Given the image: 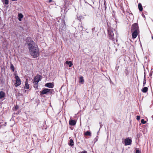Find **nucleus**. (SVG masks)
Listing matches in <instances>:
<instances>
[{
	"label": "nucleus",
	"instance_id": "obj_18",
	"mask_svg": "<svg viewBox=\"0 0 153 153\" xmlns=\"http://www.w3.org/2000/svg\"><path fill=\"white\" fill-rule=\"evenodd\" d=\"M148 90V88L147 87H145L142 89V91L143 93L146 92Z\"/></svg>",
	"mask_w": 153,
	"mask_h": 153
},
{
	"label": "nucleus",
	"instance_id": "obj_19",
	"mask_svg": "<svg viewBox=\"0 0 153 153\" xmlns=\"http://www.w3.org/2000/svg\"><path fill=\"white\" fill-rule=\"evenodd\" d=\"M79 82L81 83H83L84 82V80L83 76H81L80 77Z\"/></svg>",
	"mask_w": 153,
	"mask_h": 153
},
{
	"label": "nucleus",
	"instance_id": "obj_10",
	"mask_svg": "<svg viewBox=\"0 0 153 153\" xmlns=\"http://www.w3.org/2000/svg\"><path fill=\"white\" fill-rule=\"evenodd\" d=\"M76 122L75 120H70L69 121V124L71 126H74L75 125Z\"/></svg>",
	"mask_w": 153,
	"mask_h": 153
},
{
	"label": "nucleus",
	"instance_id": "obj_3",
	"mask_svg": "<svg viewBox=\"0 0 153 153\" xmlns=\"http://www.w3.org/2000/svg\"><path fill=\"white\" fill-rule=\"evenodd\" d=\"M42 79V76L38 75L35 76L34 80V83L35 85H37L38 82Z\"/></svg>",
	"mask_w": 153,
	"mask_h": 153
},
{
	"label": "nucleus",
	"instance_id": "obj_16",
	"mask_svg": "<svg viewBox=\"0 0 153 153\" xmlns=\"http://www.w3.org/2000/svg\"><path fill=\"white\" fill-rule=\"evenodd\" d=\"M138 8L140 11H142L143 10V7L142 4L141 3H139L138 4Z\"/></svg>",
	"mask_w": 153,
	"mask_h": 153
},
{
	"label": "nucleus",
	"instance_id": "obj_30",
	"mask_svg": "<svg viewBox=\"0 0 153 153\" xmlns=\"http://www.w3.org/2000/svg\"><path fill=\"white\" fill-rule=\"evenodd\" d=\"M146 79V76H145V75H144V79Z\"/></svg>",
	"mask_w": 153,
	"mask_h": 153
},
{
	"label": "nucleus",
	"instance_id": "obj_9",
	"mask_svg": "<svg viewBox=\"0 0 153 153\" xmlns=\"http://www.w3.org/2000/svg\"><path fill=\"white\" fill-rule=\"evenodd\" d=\"M45 86L49 88H53L54 87V85L53 83H48L45 84Z\"/></svg>",
	"mask_w": 153,
	"mask_h": 153
},
{
	"label": "nucleus",
	"instance_id": "obj_35",
	"mask_svg": "<svg viewBox=\"0 0 153 153\" xmlns=\"http://www.w3.org/2000/svg\"><path fill=\"white\" fill-rule=\"evenodd\" d=\"M111 153H114L113 152H111Z\"/></svg>",
	"mask_w": 153,
	"mask_h": 153
},
{
	"label": "nucleus",
	"instance_id": "obj_11",
	"mask_svg": "<svg viewBox=\"0 0 153 153\" xmlns=\"http://www.w3.org/2000/svg\"><path fill=\"white\" fill-rule=\"evenodd\" d=\"M25 88L28 89L29 88V85L28 83L27 80L26 79L25 82Z\"/></svg>",
	"mask_w": 153,
	"mask_h": 153
},
{
	"label": "nucleus",
	"instance_id": "obj_8",
	"mask_svg": "<svg viewBox=\"0 0 153 153\" xmlns=\"http://www.w3.org/2000/svg\"><path fill=\"white\" fill-rule=\"evenodd\" d=\"M132 32V37L133 39L135 38L137 35V31L136 30Z\"/></svg>",
	"mask_w": 153,
	"mask_h": 153
},
{
	"label": "nucleus",
	"instance_id": "obj_7",
	"mask_svg": "<svg viewBox=\"0 0 153 153\" xmlns=\"http://www.w3.org/2000/svg\"><path fill=\"white\" fill-rule=\"evenodd\" d=\"M51 89L48 88H44L42 91H40V94H46L50 91Z\"/></svg>",
	"mask_w": 153,
	"mask_h": 153
},
{
	"label": "nucleus",
	"instance_id": "obj_28",
	"mask_svg": "<svg viewBox=\"0 0 153 153\" xmlns=\"http://www.w3.org/2000/svg\"><path fill=\"white\" fill-rule=\"evenodd\" d=\"M105 3H106V2H105V1H104V5H105V9H106V7L105 6Z\"/></svg>",
	"mask_w": 153,
	"mask_h": 153
},
{
	"label": "nucleus",
	"instance_id": "obj_6",
	"mask_svg": "<svg viewBox=\"0 0 153 153\" xmlns=\"http://www.w3.org/2000/svg\"><path fill=\"white\" fill-rule=\"evenodd\" d=\"M125 143L126 146L129 145L131 144L132 140L129 138H126L125 139Z\"/></svg>",
	"mask_w": 153,
	"mask_h": 153
},
{
	"label": "nucleus",
	"instance_id": "obj_34",
	"mask_svg": "<svg viewBox=\"0 0 153 153\" xmlns=\"http://www.w3.org/2000/svg\"><path fill=\"white\" fill-rule=\"evenodd\" d=\"M48 153H50V152H48Z\"/></svg>",
	"mask_w": 153,
	"mask_h": 153
},
{
	"label": "nucleus",
	"instance_id": "obj_26",
	"mask_svg": "<svg viewBox=\"0 0 153 153\" xmlns=\"http://www.w3.org/2000/svg\"><path fill=\"white\" fill-rule=\"evenodd\" d=\"M80 153H87V152L86 151H83Z\"/></svg>",
	"mask_w": 153,
	"mask_h": 153
},
{
	"label": "nucleus",
	"instance_id": "obj_13",
	"mask_svg": "<svg viewBox=\"0 0 153 153\" xmlns=\"http://www.w3.org/2000/svg\"><path fill=\"white\" fill-rule=\"evenodd\" d=\"M69 146H73L74 145V143L73 140L72 139H70V140L69 143H68Z\"/></svg>",
	"mask_w": 153,
	"mask_h": 153
},
{
	"label": "nucleus",
	"instance_id": "obj_23",
	"mask_svg": "<svg viewBox=\"0 0 153 153\" xmlns=\"http://www.w3.org/2000/svg\"><path fill=\"white\" fill-rule=\"evenodd\" d=\"M146 79H144V80H143V86H145V85L146 83Z\"/></svg>",
	"mask_w": 153,
	"mask_h": 153
},
{
	"label": "nucleus",
	"instance_id": "obj_2",
	"mask_svg": "<svg viewBox=\"0 0 153 153\" xmlns=\"http://www.w3.org/2000/svg\"><path fill=\"white\" fill-rule=\"evenodd\" d=\"M108 37L113 41L115 40V36L117 39V31L112 28L110 27L108 29Z\"/></svg>",
	"mask_w": 153,
	"mask_h": 153
},
{
	"label": "nucleus",
	"instance_id": "obj_21",
	"mask_svg": "<svg viewBox=\"0 0 153 153\" xmlns=\"http://www.w3.org/2000/svg\"><path fill=\"white\" fill-rule=\"evenodd\" d=\"M10 68L13 71H14V68L13 65L12 64H11L10 65Z\"/></svg>",
	"mask_w": 153,
	"mask_h": 153
},
{
	"label": "nucleus",
	"instance_id": "obj_15",
	"mask_svg": "<svg viewBox=\"0 0 153 153\" xmlns=\"http://www.w3.org/2000/svg\"><path fill=\"white\" fill-rule=\"evenodd\" d=\"M23 17V15L22 13H19L18 14V19L19 21H21Z\"/></svg>",
	"mask_w": 153,
	"mask_h": 153
},
{
	"label": "nucleus",
	"instance_id": "obj_25",
	"mask_svg": "<svg viewBox=\"0 0 153 153\" xmlns=\"http://www.w3.org/2000/svg\"><path fill=\"white\" fill-rule=\"evenodd\" d=\"M140 119V116H137V120H139Z\"/></svg>",
	"mask_w": 153,
	"mask_h": 153
},
{
	"label": "nucleus",
	"instance_id": "obj_27",
	"mask_svg": "<svg viewBox=\"0 0 153 153\" xmlns=\"http://www.w3.org/2000/svg\"><path fill=\"white\" fill-rule=\"evenodd\" d=\"M19 108V106L17 105H16V106H15V109L16 110L17 109Z\"/></svg>",
	"mask_w": 153,
	"mask_h": 153
},
{
	"label": "nucleus",
	"instance_id": "obj_33",
	"mask_svg": "<svg viewBox=\"0 0 153 153\" xmlns=\"http://www.w3.org/2000/svg\"><path fill=\"white\" fill-rule=\"evenodd\" d=\"M17 0H12V1H17Z\"/></svg>",
	"mask_w": 153,
	"mask_h": 153
},
{
	"label": "nucleus",
	"instance_id": "obj_5",
	"mask_svg": "<svg viewBox=\"0 0 153 153\" xmlns=\"http://www.w3.org/2000/svg\"><path fill=\"white\" fill-rule=\"evenodd\" d=\"M139 27L138 25L136 23H135L132 25L131 29V31L133 32L134 31L136 30L137 31L138 30Z\"/></svg>",
	"mask_w": 153,
	"mask_h": 153
},
{
	"label": "nucleus",
	"instance_id": "obj_1",
	"mask_svg": "<svg viewBox=\"0 0 153 153\" xmlns=\"http://www.w3.org/2000/svg\"><path fill=\"white\" fill-rule=\"evenodd\" d=\"M27 44L31 55L34 58L38 57L39 56V51L37 45L32 40L29 41Z\"/></svg>",
	"mask_w": 153,
	"mask_h": 153
},
{
	"label": "nucleus",
	"instance_id": "obj_29",
	"mask_svg": "<svg viewBox=\"0 0 153 153\" xmlns=\"http://www.w3.org/2000/svg\"><path fill=\"white\" fill-rule=\"evenodd\" d=\"M52 0H49L48 1V3H50L51 2H52Z\"/></svg>",
	"mask_w": 153,
	"mask_h": 153
},
{
	"label": "nucleus",
	"instance_id": "obj_4",
	"mask_svg": "<svg viewBox=\"0 0 153 153\" xmlns=\"http://www.w3.org/2000/svg\"><path fill=\"white\" fill-rule=\"evenodd\" d=\"M16 79V82L15 83V85L16 87L19 86L21 84V80L19 77L17 75L15 76Z\"/></svg>",
	"mask_w": 153,
	"mask_h": 153
},
{
	"label": "nucleus",
	"instance_id": "obj_17",
	"mask_svg": "<svg viewBox=\"0 0 153 153\" xmlns=\"http://www.w3.org/2000/svg\"><path fill=\"white\" fill-rule=\"evenodd\" d=\"M65 63L67 64L68 65L69 67H71L73 65V64L71 61H67L65 62Z\"/></svg>",
	"mask_w": 153,
	"mask_h": 153
},
{
	"label": "nucleus",
	"instance_id": "obj_14",
	"mask_svg": "<svg viewBox=\"0 0 153 153\" xmlns=\"http://www.w3.org/2000/svg\"><path fill=\"white\" fill-rule=\"evenodd\" d=\"M1 1L4 5H7L9 4V0H1Z\"/></svg>",
	"mask_w": 153,
	"mask_h": 153
},
{
	"label": "nucleus",
	"instance_id": "obj_31",
	"mask_svg": "<svg viewBox=\"0 0 153 153\" xmlns=\"http://www.w3.org/2000/svg\"><path fill=\"white\" fill-rule=\"evenodd\" d=\"M100 127H102V126H101V125L100 123Z\"/></svg>",
	"mask_w": 153,
	"mask_h": 153
},
{
	"label": "nucleus",
	"instance_id": "obj_32",
	"mask_svg": "<svg viewBox=\"0 0 153 153\" xmlns=\"http://www.w3.org/2000/svg\"><path fill=\"white\" fill-rule=\"evenodd\" d=\"M152 38L153 40V35L152 36Z\"/></svg>",
	"mask_w": 153,
	"mask_h": 153
},
{
	"label": "nucleus",
	"instance_id": "obj_20",
	"mask_svg": "<svg viewBox=\"0 0 153 153\" xmlns=\"http://www.w3.org/2000/svg\"><path fill=\"white\" fill-rule=\"evenodd\" d=\"M85 135L90 136L91 135V133L89 131H87L85 133Z\"/></svg>",
	"mask_w": 153,
	"mask_h": 153
},
{
	"label": "nucleus",
	"instance_id": "obj_24",
	"mask_svg": "<svg viewBox=\"0 0 153 153\" xmlns=\"http://www.w3.org/2000/svg\"><path fill=\"white\" fill-rule=\"evenodd\" d=\"M135 153H141V152L139 150L137 149Z\"/></svg>",
	"mask_w": 153,
	"mask_h": 153
},
{
	"label": "nucleus",
	"instance_id": "obj_12",
	"mask_svg": "<svg viewBox=\"0 0 153 153\" xmlns=\"http://www.w3.org/2000/svg\"><path fill=\"white\" fill-rule=\"evenodd\" d=\"M5 96V93L2 91H0V99H1L4 97Z\"/></svg>",
	"mask_w": 153,
	"mask_h": 153
},
{
	"label": "nucleus",
	"instance_id": "obj_22",
	"mask_svg": "<svg viewBox=\"0 0 153 153\" xmlns=\"http://www.w3.org/2000/svg\"><path fill=\"white\" fill-rule=\"evenodd\" d=\"M141 122L143 124H145L146 123V121H145L143 119H142L141 120Z\"/></svg>",
	"mask_w": 153,
	"mask_h": 153
}]
</instances>
